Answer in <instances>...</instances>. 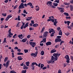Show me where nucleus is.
<instances>
[{
  "label": "nucleus",
  "instance_id": "obj_47",
  "mask_svg": "<svg viewBox=\"0 0 73 73\" xmlns=\"http://www.w3.org/2000/svg\"><path fill=\"white\" fill-rule=\"evenodd\" d=\"M66 19H70V17H66Z\"/></svg>",
  "mask_w": 73,
  "mask_h": 73
},
{
  "label": "nucleus",
  "instance_id": "obj_5",
  "mask_svg": "<svg viewBox=\"0 0 73 73\" xmlns=\"http://www.w3.org/2000/svg\"><path fill=\"white\" fill-rule=\"evenodd\" d=\"M53 56L55 58V60H57V59L58 58V57H57V53H53Z\"/></svg>",
  "mask_w": 73,
  "mask_h": 73
},
{
  "label": "nucleus",
  "instance_id": "obj_42",
  "mask_svg": "<svg viewBox=\"0 0 73 73\" xmlns=\"http://www.w3.org/2000/svg\"><path fill=\"white\" fill-rule=\"evenodd\" d=\"M58 47H59V44H58L56 45L55 46V48H58Z\"/></svg>",
  "mask_w": 73,
  "mask_h": 73
},
{
  "label": "nucleus",
  "instance_id": "obj_36",
  "mask_svg": "<svg viewBox=\"0 0 73 73\" xmlns=\"http://www.w3.org/2000/svg\"><path fill=\"white\" fill-rule=\"evenodd\" d=\"M62 32L61 31V30H60L59 32V35H62Z\"/></svg>",
  "mask_w": 73,
  "mask_h": 73
},
{
  "label": "nucleus",
  "instance_id": "obj_37",
  "mask_svg": "<svg viewBox=\"0 0 73 73\" xmlns=\"http://www.w3.org/2000/svg\"><path fill=\"white\" fill-rule=\"evenodd\" d=\"M54 6H55V7H57V5H58V3H53V4Z\"/></svg>",
  "mask_w": 73,
  "mask_h": 73
},
{
  "label": "nucleus",
  "instance_id": "obj_58",
  "mask_svg": "<svg viewBox=\"0 0 73 73\" xmlns=\"http://www.w3.org/2000/svg\"><path fill=\"white\" fill-rule=\"evenodd\" d=\"M18 20H19V21H20V15H19L18 17Z\"/></svg>",
  "mask_w": 73,
  "mask_h": 73
},
{
  "label": "nucleus",
  "instance_id": "obj_6",
  "mask_svg": "<svg viewBox=\"0 0 73 73\" xmlns=\"http://www.w3.org/2000/svg\"><path fill=\"white\" fill-rule=\"evenodd\" d=\"M52 2L50 1H49L47 2L46 3V4L47 5L49 6L50 5V7H51V5H52Z\"/></svg>",
  "mask_w": 73,
  "mask_h": 73
},
{
  "label": "nucleus",
  "instance_id": "obj_34",
  "mask_svg": "<svg viewBox=\"0 0 73 73\" xmlns=\"http://www.w3.org/2000/svg\"><path fill=\"white\" fill-rule=\"evenodd\" d=\"M18 37L19 38H21V37H23V35L22 34H21V35H19L18 36Z\"/></svg>",
  "mask_w": 73,
  "mask_h": 73
},
{
  "label": "nucleus",
  "instance_id": "obj_31",
  "mask_svg": "<svg viewBox=\"0 0 73 73\" xmlns=\"http://www.w3.org/2000/svg\"><path fill=\"white\" fill-rule=\"evenodd\" d=\"M64 4L65 5H68L67 6V7H69V5H70V3H64Z\"/></svg>",
  "mask_w": 73,
  "mask_h": 73
},
{
  "label": "nucleus",
  "instance_id": "obj_35",
  "mask_svg": "<svg viewBox=\"0 0 73 73\" xmlns=\"http://www.w3.org/2000/svg\"><path fill=\"white\" fill-rule=\"evenodd\" d=\"M17 54H18V55H23V53L21 52H18Z\"/></svg>",
  "mask_w": 73,
  "mask_h": 73
},
{
  "label": "nucleus",
  "instance_id": "obj_26",
  "mask_svg": "<svg viewBox=\"0 0 73 73\" xmlns=\"http://www.w3.org/2000/svg\"><path fill=\"white\" fill-rule=\"evenodd\" d=\"M25 8V7H24L23 6H21V5H20L19 6V9H23V8Z\"/></svg>",
  "mask_w": 73,
  "mask_h": 73
},
{
  "label": "nucleus",
  "instance_id": "obj_2",
  "mask_svg": "<svg viewBox=\"0 0 73 73\" xmlns=\"http://www.w3.org/2000/svg\"><path fill=\"white\" fill-rule=\"evenodd\" d=\"M10 62V60H8L6 64L4 63L3 64L4 66L5 67H6L7 68L8 67V66L9 65V63Z\"/></svg>",
  "mask_w": 73,
  "mask_h": 73
},
{
  "label": "nucleus",
  "instance_id": "obj_48",
  "mask_svg": "<svg viewBox=\"0 0 73 73\" xmlns=\"http://www.w3.org/2000/svg\"><path fill=\"white\" fill-rule=\"evenodd\" d=\"M44 64H41L40 68H43V67H44Z\"/></svg>",
  "mask_w": 73,
  "mask_h": 73
},
{
  "label": "nucleus",
  "instance_id": "obj_28",
  "mask_svg": "<svg viewBox=\"0 0 73 73\" xmlns=\"http://www.w3.org/2000/svg\"><path fill=\"white\" fill-rule=\"evenodd\" d=\"M8 58L7 57H5L4 60L5 62H6V61H8Z\"/></svg>",
  "mask_w": 73,
  "mask_h": 73
},
{
  "label": "nucleus",
  "instance_id": "obj_32",
  "mask_svg": "<svg viewBox=\"0 0 73 73\" xmlns=\"http://www.w3.org/2000/svg\"><path fill=\"white\" fill-rule=\"evenodd\" d=\"M63 14H64V15L65 16H69V14H68V13H64Z\"/></svg>",
  "mask_w": 73,
  "mask_h": 73
},
{
  "label": "nucleus",
  "instance_id": "obj_63",
  "mask_svg": "<svg viewBox=\"0 0 73 73\" xmlns=\"http://www.w3.org/2000/svg\"><path fill=\"white\" fill-rule=\"evenodd\" d=\"M57 38H61V36H57Z\"/></svg>",
  "mask_w": 73,
  "mask_h": 73
},
{
  "label": "nucleus",
  "instance_id": "obj_14",
  "mask_svg": "<svg viewBox=\"0 0 73 73\" xmlns=\"http://www.w3.org/2000/svg\"><path fill=\"white\" fill-rule=\"evenodd\" d=\"M17 59L19 61H20V60H22L23 58L21 57V56H18V57H17Z\"/></svg>",
  "mask_w": 73,
  "mask_h": 73
},
{
  "label": "nucleus",
  "instance_id": "obj_50",
  "mask_svg": "<svg viewBox=\"0 0 73 73\" xmlns=\"http://www.w3.org/2000/svg\"><path fill=\"white\" fill-rule=\"evenodd\" d=\"M70 34V33H68L67 32L66 33H65V35H66V36H68V35H69Z\"/></svg>",
  "mask_w": 73,
  "mask_h": 73
},
{
  "label": "nucleus",
  "instance_id": "obj_21",
  "mask_svg": "<svg viewBox=\"0 0 73 73\" xmlns=\"http://www.w3.org/2000/svg\"><path fill=\"white\" fill-rule=\"evenodd\" d=\"M27 5H29V6H30V7H32V6H33V5L32 3L31 2H29L27 4Z\"/></svg>",
  "mask_w": 73,
  "mask_h": 73
},
{
  "label": "nucleus",
  "instance_id": "obj_55",
  "mask_svg": "<svg viewBox=\"0 0 73 73\" xmlns=\"http://www.w3.org/2000/svg\"><path fill=\"white\" fill-rule=\"evenodd\" d=\"M21 15L23 16L24 17H25L26 16V14L24 13H21Z\"/></svg>",
  "mask_w": 73,
  "mask_h": 73
},
{
  "label": "nucleus",
  "instance_id": "obj_16",
  "mask_svg": "<svg viewBox=\"0 0 73 73\" xmlns=\"http://www.w3.org/2000/svg\"><path fill=\"white\" fill-rule=\"evenodd\" d=\"M22 23L23 25L21 27V29H23V28H24V26L25 25V23L22 22Z\"/></svg>",
  "mask_w": 73,
  "mask_h": 73
},
{
  "label": "nucleus",
  "instance_id": "obj_49",
  "mask_svg": "<svg viewBox=\"0 0 73 73\" xmlns=\"http://www.w3.org/2000/svg\"><path fill=\"white\" fill-rule=\"evenodd\" d=\"M46 38H44L43 39H42V41L43 42H46Z\"/></svg>",
  "mask_w": 73,
  "mask_h": 73
},
{
  "label": "nucleus",
  "instance_id": "obj_17",
  "mask_svg": "<svg viewBox=\"0 0 73 73\" xmlns=\"http://www.w3.org/2000/svg\"><path fill=\"white\" fill-rule=\"evenodd\" d=\"M54 25H56L57 24V23H58L57 21V19H54Z\"/></svg>",
  "mask_w": 73,
  "mask_h": 73
},
{
  "label": "nucleus",
  "instance_id": "obj_20",
  "mask_svg": "<svg viewBox=\"0 0 73 73\" xmlns=\"http://www.w3.org/2000/svg\"><path fill=\"white\" fill-rule=\"evenodd\" d=\"M56 50L54 49H52L51 51V53H55L56 52Z\"/></svg>",
  "mask_w": 73,
  "mask_h": 73
},
{
  "label": "nucleus",
  "instance_id": "obj_8",
  "mask_svg": "<svg viewBox=\"0 0 73 73\" xmlns=\"http://www.w3.org/2000/svg\"><path fill=\"white\" fill-rule=\"evenodd\" d=\"M54 60V61H57V60H56V58L54 57L53 56H51V59H50V61H53V60Z\"/></svg>",
  "mask_w": 73,
  "mask_h": 73
},
{
  "label": "nucleus",
  "instance_id": "obj_44",
  "mask_svg": "<svg viewBox=\"0 0 73 73\" xmlns=\"http://www.w3.org/2000/svg\"><path fill=\"white\" fill-rule=\"evenodd\" d=\"M29 30H30V31H32V30H34V28L30 27L29 28Z\"/></svg>",
  "mask_w": 73,
  "mask_h": 73
},
{
  "label": "nucleus",
  "instance_id": "obj_12",
  "mask_svg": "<svg viewBox=\"0 0 73 73\" xmlns=\"http://www.w3.org/2000/svg\"><path fill=\"white\" fill-rule=\"evenodd\" d=\"M46 46H48V45H50L52 44L51 42H48L46 43Z\"/></svg>",
  "mask_w": 73,
  "mask_h": 73
},
{
  "label": "nucleus",
  "instance_id": "obj_54",
  "mask_svg": "<svg viewBox=\"0 0 73 73\" xmlns=\"http://www.w3.org/2000/svg\"><path fill=\"white\" fill-rule=\"evenodd\" d=\"M2 15L3 16H5H5H6V13H4V14L2 13Z\"/></svg>",
  "mask_w": 73,
  "mask_h": 73
},
{
  "label": "nucleus",
  "instance_id": "obj_13",
  "mask_svg": "<svg viewBox=\"0 0 73 73\" xmlns=\"http://www.w3.org/2000/svg\"><path fill=\"white\" fill-rule=\"evenodd\" d=\"M49 33H51V32H54V31H55L53 29H49Z\"/></svg>",
  "mask_w": 73,
  "mask_h": 73
},
{
  "label": "nucleus",
  "instance_id": "obj_43",
  "mask_svg": "<svg viewBox=\"0 0 73 73\" xmlns=\"http://www.w3.org/2000/svg\"><path fill=\"white\" fill-rule=\"evenodd\" d=\"M8 18L10 19V18H11V17H12V15H8L7 16V17Z\"/></svg>",
  "mask_w": 73,
  "mask_h": 73
},
{
  "label": "nucleus",
  "instance_id": "obj_23",
  "mask_svg": "<svg viewBox=\"0 0 73 73\" xmlns=\"http://www.w3.org/2000/svg\"><path fill=\"white\" fill-rule=\"evenodd\" d=\"M34 27H38V25L37 24H35L33 25Z\"/></svg>",
  "mask_w": 73,
  "mask_h": 73
},
{
  "label": "nucleus",
  "instance_id": "obj_27",
  "mask_svg": "<svg viewBox=\"0 0 73 73\" xmlns=\"http://www.w3.org/2000/svg\"><path fill=\"white\" fill-rule=\"evenodd\" d=\"M26 65L27 66H29V64H30V62H29V61H28L27 62H26Z\"/></svg>",
  "mask_w": 73,
  "mask_h": 73
},
{
  "label": "nucleus",
  "instance_id": "obj_18",
  "mask_svg": "<svg viewBox=\"0 0 73 73\" xmlns=\"http://www.w3.org/2000/svg\"><path fill=\"white\" fill-rule=\"evenodd\" d=\"M32 17H29L27 18L26 19V20L27 21H29L31 19H32Z\"/></svg>",
  "mask_w": 73,
  "mask_h": 73
},
{
  "label": "nucleus",
  "instance_id": "obj_61",
  "mask_svg": "<svg viewBox=\"0 0 73 73\" xmlns=\"http://www.w3.org/2000/svg\"><path fill=\"white\" fill-rule=\"evenodd\" d=\"M31 23L33 24H34V21H33V20L31 21Z\"/></svg>",
  "mask_w": 73,
  "mask_h": 73
},
{
  "label": "nucleus",
  "instance_id": "obj_7",
  "mask_svg": "<svg viewBox=\"0 0 73 73\" xmlns=\"http://www.w3.org/2000/svg\"><path fill=\"white\" fill-rule=\"evenodd\" d=\"M61 39L60 38H56L55 40V42H61Z\"/></svg>",
  "mask_w": 73,
  "mask_h": 73
},
{
  "label": "nucleus",
  "instance_id": "obj_29",
  "mask_svg": "<svg viewBox=\"0 0 73 73\" xmlns=\"http://www.w3.org/2000/svg\"><path fill=\"white\" fill-rule=\"evenodd\" d=\"M40 54H41L42 56H43V55L44 54V51L43 50L42 51L40 52Z\"/></svg>",
  "mask_w": 73,
  "mask_h": 73
},
{
  "label": "nucleus",
  "instance_id": "obj_19",
  "mask_svg": "<svg viewBox=\"0 0 73 73\" xmlns=\"http://www.w3.org/2000/svg\"><path fill=\"white\" fill-rule=\"evenodd\" d=\"M9 36L10 38V37H12V36H13V33H11V32H9Z\"/></svg>",
  "mask_w": 73,
  "mask_h": 73
},
{
  "label": "nucleus",
  "instance_id": "obj_15",
  "mask_svg": "<svg viewBox=\"0 0 73 73\" xmlns=\"http://www.w3.org/2000/svg\"><path fill=\"white\" fill-rule=\"evenodd\" d=\"M27 38H24L22 40H20V41H22V42H25L26 41H27Z\"/></svg>",
  "mask_w": 73,
  "mask_h": 73
},
{
  "label": "nucleus",
  "instance_id": "obj_59",
  "mask_svg": "<svg viewBox=\"0 0 73 73\" xmlns=\"http://www.w3.org/2000/svg\"><path fill=\"white\" fill-rule=\"evenodd\" d=\"M3 43H5V42H6V38H4V40L3 41Z\"/></svg>",
  "mask_w": 73,
  "mask_h": 73
},
{
  "label": "nucleus",
  "instance_id": "obj_25",
  "mask_svg": "<svg viewBox=\"0 0 73 73\" xmlns=\"http://www.w3.org/2000/svg\"><path fill=\"white\" fill-rule=\"evenodd\" d=\"M55 33V31H54V32H52V33L51 34L50 36L51 37H53L54 36V33Z\"/></svg>",
  "mask_w": 73,
  "mask_h": 73
},
{
  "label": "nucleus",
  "instance_id": "obj_40",
  "mask_svg": "<svg viewBox=\"0 0 73 73\" xmlns=\"http://www.w3.org/2000/svg\"><path fill=\"white\" fill-rule=\"evenodd\" d=\"M31 35H29L27 36V38L28 39H29V38H31Z\"/></svg>",
  "mask_w": 73,
  "mask_h": 73
},
{
  "label": "nucleus",
  "instance_id": "obj_3",
  "mask_svg": "<svg viewBox=\"0 0 73 73\" xmlns=\"http://www.w3.org/2000/svg\"><path fill=\"white\" fill-rule=\"evenodd\" d=\"M49 34V32L48 31H46L44 33L43 35V37L44 38L45 37H46L47 36H48V34Z\"/></svg>",
  "mask_w": 73,
  "mask_h": 73
},
{
  "label": "nucleus",
  "instance_id": "obj_46",
  "mask_svg": "<svg viewBox=\"0 0 73 73\" xmlns=\"http://www.w3.org/2000/svg\"><path fill=\"white\" fill-rule=\"evenodd\" d=\"M12 58L15 57V55H14V53H13V52L12 53Z\"/></svg>",
  "mask_w": 73,
  "mask_h": 73
},
{
  "label": "nucleus",
  "instance_id": "obj_30",
  "mask_svg": "<svg viewBox=\"0 0 73 73\" xmlns=\"http://www.w3.org/2000/svg\"><path fill=\"white\" fill-rule=\"evenodd\" d=\"M65 58H66V59H68V58H69V55H66L64 57Z\"/></svg>",
  "mask_w": 73,
  "mask_h": 73
},
{
  "label": "nucleus",
  "instance_id": "obj_33",
  "mask_svg": "<svg viewBox=\"0 0 73 73\" xmlns=\"http://www.w3.org/2000/svg\"><path fill=\"white\" fill-rule=\"evenodd\" d=\"M28 68V67H27L25 65H24L23 66V69H27Z\"/></svg>",
  "mask_w": 73,
  "mask_h": 73
},
{
  "label": "nucleus",
  "instance_id": "obj_41",
  "mask_svg": "<svg viewBox=\"0 0 73 73\" xmlns=\"http://www.w3.org/2000/svg\"><path fill=\"white\" fill-rule=\"evenodd\" d=\"M69 60H70V59L69 58L68 59H66V62H67V63H69Z\"/></svg>",
  "mask_w": 73,
  "mask_h": 73
},
{
  "label": "nucleus",
  "instance_id": "obj_4",
  "mask_svg": "<svg viewBox=\"0 0 73 73\" xmlns=\"http://www.w3.org/2000/svg\"><path fill=\"white\" fill-rule=\"evenodd\" d=\"M30 45H31L33 48H34L35 46L36 45V43L35 42H29Z\"/></svg>",
  "mask_w": 73,
  "mask_h": 73
},
{
  "label": "nucleus",
  "instance_id": "obj_24",
  "mask_svg": "<svg viewBox=\"0 0 73 73\" xmlns=\"http://www.w3.org/2000/svg\"><path fill=\"white\" fill-rule=\"evenodd\" d=\"M36 11H39V10L40 9V7H39L38 5L36 6Z\"/></svg>",
  "mask_w": 73,
  "mask_h": 73
},
{
  "label": "nucleus",
  "instance_id": "obj_38",
  "mask_svg": "<svg viewBox=\"0 0 73 73\" xmlns=\"http://www.w3.org/2000/svg\"><path fill=\"white\" fill-rule=\"evenodd\" d=\"M24 51L25 53H28V50L27 49H25L24 50Z\"/></svg>",
  "mask_w": 73,
  "mask_h": 73
},
{
  "label": "nucleus",
  "instance_id": "obj_45",
  "mask_svg": "<svg viewBox=\"0 0 73 73\" xmlns=\"http://www.w3.org/2000/svg\"><path fill=\"white\" fill-rule=\"evenodd\" d=\"M23 13H25L26 14H28V12H27V11H26V10H24Z\"/></svg>",
  "mask_w": 73,
  "mask_h": 73
},
{
  "label": "nucleus",
  "instance_id": "obj_60",
  "mask_svg": "<svg viewBox=\"0 0 73 73\" xmlns=\"http://www.w3.org/2000/svg\"><path fill=\"white\" fill-rule=\"evenodd\" d=\"M20 5H21V6H22L23 7H24V5L23 4V3H21V4Z\"/></svg>",
  "mask_w": 73,
  "mask_h": 73
},
{
  "label": "nucleus",
  "instance_id": "obj_10",
  "mask_svg": "<svg viewBox=\"0 0 73 73\" xmlns=\"http://www.w3.org/2000/svg\"><path fill=\"white\" fill-rule=\"evenodd\" d=\"M36 65V66H38V64H37V63L36 62H33L32 63L31 66H34V65Z\"/></svg>",
  "mask_w": 73,
  "mask_h": 73
},
{
  "label": "nucleus",
  "instance_id": "obj_9",
  "mask_svg": "<svg viewBox=\"0 0 73 73\" xmlns=\"http://www.w3.org/2000/svg\"><path fill=\"white\" fill-rule=\"evenodd\" d=\"M57 8L58 9H59V10H60V9H61V10H60V11L61 12H63V11H64L63 8L59 7H57Z\"/></svg>",
  "mask_w": 73,
  "mask_h": 73
},
{
  "label": "nucleus",
  "instance_id": "obj_39",
  "mask_svg": "<svg viewBox=\"0 0 73 73\" xmlns=\"http://www.w3.org/2000/svg\"><path fill=\"white\" fill-rule=\"evenodd\" d=\"M27 70H23L22 72H21V73H26L27 72Z\"/></svg>",
  "mask_w": 73,
  "mask_h": 73
},
{
  "label": "nucleus",
  "instance_id": "obj_53",
  "mask_svg": "<svg viewBox=\"0 0 73 73\" xmlns=\"http://www.w3.org/2000/svg\"><path fill=\"white\" fill-rule=\"evenodd\" d=\"M59 0H56L55 1H54V2L56 3H59Z\"/></svg>",
  "mask_w": 73,
  "mask_h": 73
},
{
  "label": "nucleus",
  "instance_id": "obj_22",
  "mask_svg": "<svg viewBox=\"0 0 73 73\" xmlns=\"http://www.w3.org/2000/svg\"><path fill=\"white\" fill-rule=\"evenodd\" d=\"M70 8L71 11H73V5H70Z\"/></svg>",
  "mask_w": 73,
  "mask_h": 73
},
{
  "label": "nucleus",
  "instance_id": "obj_51",
  "mask_svg": "<svg viewBox=\"0 0 73 73\" xmlns=\"http://www.w3.org/2000/svg\"><path fill=\"white\" fill-rule=\"evenodd\" d=\"M31 66L32 67V70H34L35 69V66Z\"/></svg>",
  "mask_w": 73,
  "mask_h": 73
},
{
  "label": "nucleus",
  "instance_id": "obj_1",
  "mask_svg": "<svg viewBox=\"0 0 73 73\" xmlns=\"http://www.w3.org/2000/svg\"><path fill=\"white\" fill-rule=\"evenodd\" d=\"M38 54V51H36L35 52V53H32L30 54L32 56H34V57H36L37 54Z\"/></svg>",
  "mask_w": 73,
  "mask_h": 73
},
{
  "label": "nucleus",
  "instance_id": "obj_62",
  "mask_svg": "<svg viewBox=\"0 0 73 73\" xmlns=\"http://www.w3.org/2000/svg\"><path fill=\"white\" fill-rule=\"evenodd\" d=\"M8 2V0H6L4 1V2L5 3H7Z\"/></svg>",
  "mask_w": 73,
  "mask_h": 73
},
{
  "label": "nucleus",
  "instance_id": "obj_52",
  "mask_svg": "<svg viewBox=\"0 0 73 73\" xmlns=\"http://www.w3.org/2000/svg\"><path fill=\"white\" fill-rule=\"evenodd\" d=\"M51 21L52 22V23H54V19L51 18Z\"/></svg>",
  "mask_w": 73,
  "mask_h": 73
},
{
  "label": "nucleus",
  "instance_id": "obj_64",
  "mask_svg": "<svg viewBox=\"0 0 73 73\" xmlns=\"http://www.w3.org/2000/svg\"><path fill=\"white\" fill-rule=\"evenodd\" d=\"M58 73H61V70L60 69L58 70Z\"/></svg>",
  "mask_w": 73,
  "mask_h": 73
},
{
  "label": "nucleus",
  "instance_id": "obj_57",
  "mask_svg": "<svg viewBox=\"0 0 73 73\" xmlns=\"http://www.w3.org/2000/svg\"><path fill=\"white\" fill-rule=\"evenodd\" d=\"M60 29H61L60 28V27H59L57 28V29L58 31H60Z\"/></svg>",
  "mask_w": 73,
  "mask_h": 73
},
{
  "label": "nucleus",
  "instance_id": "obj_56",
  "mask_svg": "<svg viewBox=\"0 0 73 73\" xmlns=\"http://www.w3.org/2000/svg\"><path fill=\"white\" fill-rule=\"evenodd\" d=\"M50 7H52V8H56L55 6H54L53 5H51V6Z\"/></svg>",
  "mask_w": 73,
  "mask_h": 73
},
{
  "label": "nucleus",
  "instance_id": "obj_11",
  "mask_svg": "<svg viewBox=\"0 0 73 73\" xmlns=\"http://www.w3.org/2000/svg\"><path fill=\"white\" fill-rule=\"evenodd\" d=\"M28 25H29V22L27 23L23 27V28H25L28 27Z\"/></svg>",
  "mask_w": 73,
  "mask_h": 73
}]
</instances>
